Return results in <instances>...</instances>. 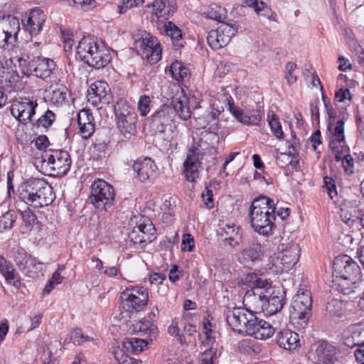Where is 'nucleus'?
<instances>
[{
	"label": "nucleus",
	"mask_w": 364,
	"mask_h": 364,
	"mask_svg": "<svg viewBox=\"0 0 364 364\" xmlns=\"http://www.w3.org/2000/svg\"><path fill=\"white\" fill-rule=\"evenodd\" d=\"M268 122L273 134L279 139H283L284 132L277 115L275 114H272V115L269 114Z\"/></svg>",
	"instance_id": "obj_45"
},
{
	"label": "nucleus",
	"mask_w": 364,
	"mask_h": 364,
	"mask_svg": "<svg viewBox=\"0 0 364 364\" xmlns=\"http://www.w3.org/2000/svg\"><path fill=\"white\" fill-rule=\"evenodd\" d=\"M80 133L83 139H89L95 132L94 122L79 125Z\"/></svg>",
	"instance_id": "obj_60"
},
{
	"label": "nucleus",
	"mask_w": 364,
	"mask_h": 364,
	"mask_svg": "<svg viewBox=\"0 0 364 364\" xmlns=\"http://www.w3.org/2000/svg\"><path fill=\"white\" fill-rule=\"evenodd\" d=\"M101 274H104L108 277H122L120 267L117 266L105 267L104 271L101 272Z\"/></svg>",
	"instance_id": "obj_62"
},
{
	"label": "nucleus",
	"mask_w": 364,
	"mask_h": 364,
	"mask_svg": "<svg viewBox=\"0 0 364 364\" xmlns=\"http://www.w3.org/2000/svg\"><path fill=\"white\" fill-rule=\"evenodd\" d=\"M88 341L90 337L84 335L81 329H75L70 332L68 342L72 341L75 345H81Z\"/></svg>",
	"instance_id": "obj_55"
},
{
	"label": "nucleus",
	"mask_w": 364,
	"mask_h": 364,
	"mask_svg": "<svg viewBox=\"0 0 364 364\" xmlns=\"http://www.w3.org/2000/svg\"><path fill=\"white\" fill-rule=\"evenodd\" d=\"M16 43L15 41H10V37L8 36L7 33L2 31L0 27V48L3 49H9L13 47Z\"/></svg>",
	"instance_id": "obj_58"
},
{
	"label": "nucleus",
	"mask_w": 364,
	"mask_h": 364,
	"mask_svg": "<svg viewBox=\"0 0 364 364\" xmlns=\"http://www.w3.org/2000/svg\"><path fill=\"white\" fill-rule=\"evenodd\" d=\"M221 11L222 8L216 4H212L209 6L207 11L204 12L205 16L212 20L221 21Z\"/></svg>",
	"instance_id": "obj_52"
},
{
	"label": "nucleus",
	"mask_w": 364,
	"mask_h": 364,
	"mask_svg": "<svg viewBox=\"0 0 364 364\" xmlns=\"http://www.w3.org/2000/svg\"><path fill=\"white\" fill-rule=\"evenodd\" d=\"M116 119L127 116L136 115L134 108L127 102V100L121 98L117 100L114 107Z\"/></svg>",
	"instance_id": "obj_37"
},
{
	"label": "nucleus",
	"mask_w": 364,
	"mask_h": 364,
	"mask_svg": "<svg viewBox=\"0 0 364 364\" xmlns=\"http://www.w3.org/2000/svg\"><path fill=\"white\" fill-rule=\"evenodd\" d=\"M299 247L298 245H292L282 252L281 262L284 269H289L294 267L299 259Z\"/></svg>",
	"instance_id": "obj_34"
},
{
	"label": "nucleus",
	"mask_w": 364,
	"mask_h": 364,
	"mask_svg": "<svg viewBox=\"0 0 364 364\" xmlns=\"http://www.w3.org/2000/svg\"><path fill=\"white\" fill-rule=\"evenodd\" d=\"M216 150L214 146L210 145L205 141L200 139L195 143L188 150L186 159L183 162L184 174L187 181L194 182L198 178V168L200 167L201 161L206 156H210L213 159Z\"/></svg>",
	"instance_id": "obj_4"
},
{
	"label": "nucleus",
	"mask_w": 364,
	"mask_h": 364,
	"mask_svg": "<svg viewBox=\"0 0 364 364\" xmlns=\"http://www.w3.org/2000/svg\"><path fill=\"white\" fill-rule=\"evenodd\" d=\"M137 115L116 119V124L120 133L125 139H130L136 132Z\"/></svg>",
	"instance_id": "obj_30"
},
{
	"label": "nucleus",
	"mask_w": 364,
	"mask_h": 364,
	"mask_svg": "<svg viewBox=\"0 0 364 364\" xmlns=\"http://www.w3.org/2000/svg\"><path fill=\"white\" fill-rule=\"evenodd\" d=\"M151 7L153 14L158 18H168L176 11V1L154 0Z\"/></svg>",
	"instance_id": "obj_28"
},
{
	"label": "nucleus",
	"mask_w": 364,
	"mask_h": 364,
	"mask_svg": "<svg viewBox=\"0 0 364 364\" xmlns=\"http://www.w3.org/2000/svg\"><path fill=\"white\" fill-rule=\"evenodd\" d=\"M132 223H136L139 229H141L142 235L146 242H151L155 238L156 228L153 225L152 221L145 215H135L134 219H132Z\"/></svg>",
	"instance_id": "obj_29"
},
{
	"label": "nucleus",
	"mask_w": 364,
	"mask_h": 364,
	"mask_svg": "<svg viewBox=\"0 0 364 364\" xmlns=\"http://www.w3.org/2000/svg\"><path fill=\"white\" fill-rule=\"evenodd\" d=\"M38 103L30 98H22L16 101L11 106V114L21 124H27L32 122V117L36 113Z\"/></svg>",
	"instance_id": "obj_14"
},
{
	"label": "nucleus",
	"mask_w": 364,
	"mask_h": 364,
	"mask_svg": "<svg viewBox=\"0 0 364 364\" xmlns=\"http://www.w3.org/2000/svg\"><path fill=\"white\" fill-rule=\"evenodd\" d=\"M1 274L9 284L12 285L16 289H19L21 287L22 282L21 276L11 263L7 266L6 270L1 272Z\"/></svg>",
	"instance_id": "obj_38"
},
{
	"label": "nucleus",
	"mask_w": 364,
	"mask_h": 364,
	"mask_svg": "<svg viewBox=\"0 0 364 364\" xmlns=\"http://www.w3.org/2000/svg\"><path fill=\"white\" fill-rule=\"evenodd\" d=\"M76 49L81 60L97 70L106 67L112 60L110 51L94 36L83 37Z\"/></svg>",
	"instance_id": "obj_3"
},
{
	"label": "nucleus",
	"mask_w": 364,
	"mask_h": 364,
	"mask_svg": "<svg viewBox=\"0 0 364 364\" xmlns=\"http://www.w3.org/2000/svg\"><path fill=\"white\" fill-rule=\"evenodd\" d=\"M175 117V111L171 105L163 104L151 116V124L159 133H164L171 126Z\"/></svg>",
	"instance_id": "obj_15"
},
{
	"label": "nucleus",
	"mask_w": 364,
	"mask_h": 364,
	"mask_svg": "<svg viewBox=\"0 0 364 364\" xmlns=\"http://www.w3.org/2000/svg\"><path fill=\"white\" fill-rule=\"evenodd\" d=\"M261 289L251 288L243 296V304L245 309L252 314L264 311L265 300L267 294L263 293Z\"/></svg>",
	"instance_id": "obj_19"
},
{
	"label": "nucleus",
	"mask_w": 364,
	"mask_h": 364,
	"mask_svg": "<svg viewBox=\"0 0 364 364\" xmlns=\"http://www.w3.org/2000/svg\"><path fill=\"white\" fill-rule=\"evenodd\" d=\"M238 27L236 24L223 22L216 30H211L207 42L214 50L226 46L231 38L237 33Z\"/></svg>",
	"instance_id": "obj_10"
},
{
	"label": "nucleus",
	"mask_w": 364,
	"mask_h": 364,
	"mask_svg": "<svg viewBox=\"0 0 364 364\" xmlns=\"http://www.w3.org/2000/svg\"><path fill=\"white\" fill-rule=\"evenodd\" d=\"M253 314L245 308L226 307L224 315L228 324L235 332L245 334Z\"/></svg>",
	"instance_id": "obj_9"
},
{
	"label": "nucleus",
	"mask_w": 364,
	"mask_h": 364,
	"mask_svg": "<svg viewBox=\"0 0 364 364\" xmlns=\"http://www.w3.org/2000/svg\"><path fill=\"white\" fill-rule=\"evenodd\" d=\"M94 117L87 109H82L77 114V124L79 125L92 123Z\"/></svg>",
	"instance_id": "obj_56"
},
{
	"label": "nucleus",
	"mask_w": 364,
	"mask_h": 364,
	"mask_svg": "<svg viewBox=\"0 0 364 364\" xmlns=\"http://www.w3.org/2000/svg\"><path fill=\"white\" fill-rule=\"evenodd\" d=\"M151 99L146 95H141L138 102V110L142 117H145L150 112Z\"/></svg>",
	"instance_id": "obj_54"
},
{
	"label": "nucleus",
	"mask_w": 364,
	"mask_h": 364,
	"mask_svg": "<svg viewBox=\"0 0 364 364\" xmlns=\"http://www.w3.org/2000/svg\"><path fill=\"white\" fill-rule=\"evenodd\" d=\"M55 114L51 110L48 109L36 121V124L38 127H43L48 129L55 120Z\"/></svg>",
	"instance_id": "obj_46"
},
{
	"label": "nucleus",
	"mask_w": 364,
	"mask_h": 364,
	"mask_svg": "<svg viewBox=\"0 0 364 364\" xmlns=\"http://www.w3.org/2000/svg\"><path fill=\"white\" fill-rule=\"evenodd\" d=\"M132 168L134 177L141 183L151 181L158 170L154 161L149 157L138 159L134 161Z\"/></svg>",
	"instance_id": "obj_17"
},
{
	"label": "nucleus",
	"mask_w": 364,
	"mask_h": 364,
	"mask_svg": "<svg viewBox=\"0 0 364 364\" xmlns=\"http://www.w3.org/2000/svg\"><path fill=\"white\" fill-rule=\"evenodd\" d=\"M276 342L280 348L293 350L300 346L299 334L289 329L279 331L276 336Z\"/></svg>",
	"instance_id": "obj_27"
},
{
	"label": "nucleus",
	"mask_w": 364,
	"mask_h": 364,
	"mask_svg": "<svg viewBox=\"0 0 364 364\" xmlns=\"http://www.w3.org/2000/svg\"><path fill=\"white\" fill-rule=\"evenodd\" d=\"M334 277L335 279L333 280L334 285L337 287L339 291L346 295L350 294L355 291L354 289L358 287V282L360 280V279H348V277L346 278V277Z\"/></svg>",
	"instance_id": "obj_35"
},
{
	"label": "nucleus",
	"mask_w": 364,
	"mask_h": 364,
	"mask_svg": "<svg viewBox=\"0 0 364 364\" xmlns=\"http://www.w3.org/2000/svg\"><path fill=\"white\" fill-rule=\"evenodd\" d=\"M128 240L134 245H141L147 242L141 232V229H139L136 225L128 233Z\"/></svg>",
	"instance_id": "obj_53"
},
{
	"label": "nucleus",
	"mask_w": 364,
	"mask_h": 364,
	"mask_svg": "<svg viewBox=\"0 0 364 364\" xmlns=\"http://www.w3.org/2000/svg\"><path fill=\"white\" fill-rule=\"evenodd\" d=\"M89 200L96 209L109 210L115 202L114 187L102 179L95 181L90 186Z\"/></svg>",
	"instance_id": "obj_6"
},
{
	"label": "nucleus",
	"mask_w": 364,
	"mask_h": 364,
	"mask_svg": "<svg viewBox=\"0 0 364 364\" xmlns=\"http://www.w3.org/2000/svg\"><path fill=\"white\" fill-rule=\"evenodd\" d=\"M171 105L175 111V114H177L181 119L187 120L191 118V112L188 99L185 95L173 98Z\"/></svg>",
	"instance_id": "obj_33"
},
{
	"label": "nucleus",
	"mask_w": 364,
	"mask_h": 364,
	"mask_svg": "<svg viewBox=\"0 0 364 364\" xmlns=\"http://www.w3.org/2000/svg\"><path fill=\"white\" fill-rule=\"evenodd\" d=\"M171 76L176 80L181 82L185 80L190 75V70L183 63L175 60L170 67Z\"/></svg>",
	"instance_id": "obj_39"
},
{
	"label": "nucleus",
	"mask_w": 364,
	"mask_h": 364,
	"mask_svg": "<svg viewBox=\"0 0 364 364\" xmlns=\"http://www.w3.org/2000/svg\"><path fill=\"white\" fill-rule=\"evenodd\" d=\"M120 299L124 311L130 314L139 312L148 304V290L142 286H130L121 293Z\"/></svg>",
	"instance_id": "obj_7"
},
{
	"label": "nucleus",
	"mask_w": 364,
	"mask_h": 364,
	"mask_svg": "<svg viewBox=\"0 0 364 364\" xmlns=\"http://www.w3.org/2000/svg\"><path fill=\"white\" fill-rule=\"evenodd\" d=\"M68 88L64 85H59L53 89L50 93V101L52 104L61 106L67 100Z\"/></svg>",
	"instance_id": "obj_43"
},
{
	"label": "nucleus",
	"mask_w": 364,
	"mask_h": 364,
	"mask_svg": "<svg viewBox=\"0 0 364 364\" xmlns=\"http://www.w3.org/2000/svg\"><path fill=\"white\" fill-rule=\"evenodd\" d=\"M276 206L273 200L261 196L252 201L250 208L252 228L259 235L269 236L276 228Z\"/></svg>",
	"instance_id": "obj_1"
},
{
	"label": "nucleus",
	"mask_w": 364,
	"mask_h": 364,
	"mask_svg": "<svg viewBox=\"0 0 364 364\" xmlns=\"http://www.w3.org/2000/svg\"><path fill=\"white\" fill-rule=\"evenodd\" d=\"M216 355V350L210 348L206 350L202 355V364H214L213 359Z\"/></svg>",
	"instance_id": "obj_63"
},
{
	"label": "nucleus",
	"mask_w": 364,
	"mask_h": 364,
	"mask_svg": "<svg viewBox=\"0 0 364 364\" xmlns=\"http://www.w3.org/2000/svg\"><path fill=\"white\" fill-rule=\"evenodd\" d=\"M248 326L245 334L251 336L256 339L266 340L270 338L274 332V328L269 323L259 318L255 314L252 318L250 319Z\"/></svg>",
	"instance_id": "obj_21"
},
{
	"label": "nucleus",
	"mask_w": 364,
	"mask_h": 364,
	"mask_svg": "<svg viewBox=\"0 0 364 364\" xmlns=\"http://www.w3.org/2000/svg\"><path fill=\"white\" fill-rule=\"evenodd\" d=\"M263 256L264 250L262 245L257 242H255L249 244L241 251L238 259L240 263L246 266H250L261 262Z\"/></svg>",
	"instance_id": "obj_25"
},
{
	"label": "nucleus",
	"mask_w": 364,
	"mask_h": 364,
	"mask_svg": "<svg viewBox=\"0 0 364 364\" xmlns=\"http://www.w3.org/2000/svg\"><path fill=\"white\" fill-rule=\"evenodd\" d=\"M41 157L43 166L49 171V176H63L70 169L71 157L65 150L51 149L45 150Z\"/></svg>",
	"instance_id": "obj_5"
},
{
	"label": "nucleus",
	"mask_w": 364,
	"mask_h": 364,
	"mask_svg": "<svg viewBox=\"0 0 364 364\" xmlns=\"http://www.w3.org/2000/svg\"><path fill=\"white\" fill-rule=\"evenodd\" d=\"M28 67L33 75L45 80L52 75L55 63L52 59L38 55L29 60Z\"/></svg>",
	"instance_id": "obj_18"
},
{
	"label": "nucleus",
	"mask_w": 364,
	"mask_h": 364,
	"mask_svg": "<svg viewBox=\"0 0 364 364\" xmlns=\"http://www.w3.org/2000/svg\"><path fill=\"white\" fill-rule=\"evenodd\" d=\"M245 281L252 284L251 288L261 289L264 290L263 293L264 294H268L273 289L266 279L259 277L255 273L248 274L246 276Z\"/></svg>",
	"instance_id": "obj_42"
},
{
	"label": "nucleus",
	"mask_w": 364,
	"mask_h": 364,
	"mask_svg": "<svg viewBox=\"0 0 364 364\" xmlns=\"http://www.w3.org/2000/svg\"><path fill=\"white\" fill-rule=\"evenodd\" d=\"M20 213L26 226L33 228L38 223L37 216L28 207Z\"/></svg>",
	"instance_id": "obj_51"
},
{
	"label": "nucleus",
	"mask_w": 364,
	"mask_h": 364,
	"mask_svg": "<svg viewBox=\"0 0 364 364\" xmlns=\"http://www.w3.org/2000/svg\"><path fill=\"white\" fill-rule=\"evenodd\" d=\"M333 275L348 278L360 279V267L353 259L347 255H341L335 257L333 262Z\"/></svg>",
	"instance_id": "obj_11"
},
{
	"label": "nucleus",
	"mask_w": 364,
	"mask_h": 364,
	"mask_svg": "<svg viewBox=\"0 0 364 364\" xmlns=\"http://www.w3.org/2000/svg\"><path fill=\"white\" fill-rule=\"evenodd\" d=\"M17 219L14 210L9 209L5 204H0V235L11 230Z\"/></svg>",
	"instance_id": "obj_31"
},
{
	"label": "nucleus",
	"mask_w": 364,
	"mask_h": 364,
	"mask_svg": "<svg viewBox=\"0 0 364 364\" xmlns=\"http://www.w3.org/2000/svg\"><path fill=\"white\" fill-rule=\"evenodd\" d=\"M156 330V326L151 321L146 318H143L133 324L134 331L148 335L149 336H154Z\"/></svg>",
	"instance_id": "obj_41"
},
{
	"label": "nucleus",
	"mask_w": 364,
	"mask_h": 364,
	"mask_svg": "<svg viewBox=\"0 0 364 364\" xmlns=\"http://www.w3.org/2000/svg\"><path fill=\"white\" fill-rule=\"evenodd\" d=\"M240 231V227L235 226V225L226 224L225 226L219 228V229L218 230V234L221 237H224V238L233 237L242 235Z\"/></svg>",
	"instance_id": "obj_48"
},
{
	"label": "nucleus",
	"mask_w": 364,
	"mask_h": 364,
	"mask_svg": "<svg viewBox=\"0 0 364 364\" xmlns=\"http://www.w3.org/2000/svg\"><path fill=\"white\" fill-rule=\"evenodd\" d=\"M87 97L88 102L97 109H102L108 105L112 99L109 85L102 80L96 81L91 85L87 90Z\"/></svg>",
	"instance_id": "obj_12"
},
{
	"label": "nucleus",
	"mask_w": 364,
	"mask_h": 364,
	"mask_svg": "<svg viewBox=\"0 0 364 364\" xmlns=\"http://www.w3.org/2000/svg\"><path fill=\"white\" fill-rule=\"evenodd\" d=\"M19 191V198L28 205L41 208L50 205L55 198L53 187L40 178L26 181Z\"/></svg>",
	"instance_id": "obj_2"
},
{
	"label": "nucleus",
	"mask_w": 364,
	"mask_h": 364,
	"mask_svg": "<svg viewBox=\"0 0 364 364\" xmlns=\"http://www.w3.org/2000/svg\"><path fill=\"white\" fill-rule=\"evenodd\" d=\"M228 109L237 121L246 125H258L262 119L261 112L259 109L244 112L230 101L228 102Z\"/></svg>",
	"instance_id": "obj_23"
},
{
	"label": "nucleus",
	"mask_w": 364,
	"mask_h": 364,
	"mask_svg": "<svg viewBox=\"0 0 364 364\" xmlns=\"http://www.w3.org/2000/svg\"><path fill=\"white\" fill-rule=\"evenodd\" d=\"M137 51L142 58L146 59L150 64L156 63L161 58V44L157 38L151 34L141 41Z\"/></svg>",
	"instance_id": "obj_16"
},
{
	"label": "nucleus",
	"mask_w": 364,
	"mask_h": 364,
	"mask_svg": "<svg viewBox=\"0 0 364 364\" xmlns=\"http://www.w3.org/2000/svg\"><path fill=\"white\" fill-rule=\"evenodd\" d=\"M296 68V65L294 63L289 62L286 64L287 74L285 75V77L289 84H293L297 80L296 76L293 75V72L294 71Z\"/></svg>",
	"instance_id": "obj_61"
},
{
	"label": "nucleus",
	"mask_w": 364,
	"mask_h": 364,
	"mask_svg": "<svg viewBox=\"0 0 364 364\" xmlns=\"http://www.w3.org/2000/svg\"><path fill=\"white\" fill-rule=\"evenodd\" d=\"M322 188L328 193L331 199H333L337 196L336 182L331 177H323V185L322 186Z\"/></svg>",
	"instance_id": "obj_50"
},
{
	"label": "nucleus",
	"mask_w": 364,
	"mask_h": 364,
	"mask_svg": "<svg viewBox=\"0 0 364 364\" xmlns=\"http://www.w3.org/2000/svg\"><path fill=\"white\" fill-rule=\"evenodd\" d=\"M218 114V111L208 112L204 117L206 122L203 124V127L204 128L208 127L211 132H217L218 130V120L217 119Z\"/></svg>",
	"instance_id": "obj_49"
},
{
	"label": "nucleus",
	"mask_w": 364,
	"mask_h": 364,
	"mask_svg": "<svg viewBox=\"0 0 364 364\" xmlns=\"http://www.w3.org/2000/svg\"><path fill=\"white\" fill-rule=\"evenodd\" d=\"M312 299L311 292L306 289H299L294 296L291 304V315L299 320L301 324L306 325L311 316Z\"/></svg>",
	"instance_id": "obj_8"
},
{
	"label": "nucleus",
	"mask_w": 364,
	"mask_h": 364,
	"mask_svg": "<svg viewBox=\"0 0 364 364\" xmlns=\"http://www.w3.org/2000/svg\"><path fill=\"white\" fill-rule=\"evenodd\" d=\"M43 364H59V360L57 357L53 355L49 350H45L42 355Z\"/></svg>",
	"instance_id": "obj_64"
},
{
	"label": "nucleus",
	"mask_w": 364,
	"mask_h": 364,
	"mask_svg": "<svg viewBox=\"0 0 364 364\" xmlns=\"http://www.w3.org/2000/svg\"><path fill=\"white\" fill-rule=\"evenodd\" d=\"M265 314L273 315L280 311L285 304V291L280 288H273L266 296Z\"/></svg>",
	"instance_id": "obj_24"
},
{
	"label": "nucleus",
	"mask_w": 364,
	"mask_h": 364,
	"mask_svg": "<svg viewBox=\"0 0 364 364\" xmlns=\"http://www.w3.org/2000/svg\"><path fill=\"white\" fill-rule=\"evenodd\" d=\"M0 27L2 31L7 33L10 41H17L18 33L20 31L19 19L14 16L9 15L0 18Z\"/></svg>",
	"instance_id": "obj_32"
},
{
	"label": "nucleus",
	"mask_w": 364,
	"mask_h": 364,
	"mask_svg": "<svg viewBox=\"0 0 364 364\" xmlns=\"http://www.w3.org/2000/svg\"><path fill=\"white\" fill-rule=\"evenodd\" d=\"M14 259L18 270L28 277H37L42 270V263L38 262L23 249H18L15 252Z\"/></svg>",
	"instance_id": "obj_13"
},
{
	"label": "nucleus",
	"mask_w": 364,
	"mask_h": 364,
	"mask_svg": "<svg viewBox=\"0 0 364 364\" xmlns=\"http://www.w3.org/2000/svg\"><path fill=\"white\" fill-rule=\"evenodd\" d=\"M344 344L349 347L360 346L364 344V325L354 324L346 328L342 335Z\"/></svg>",
	"instance_id": "obj_26"
},
{
	"label": "nucleus",
	"mask_w": 364,
	"mask_h": 364,
	"mask_svg": "<svg viewBox=\"0 0 364 364\" xmlns=\"http://www.w3.org/2000/svg\"><path fill=\"white\" fill-rule=\"evenodd\" d=\"M46 19V15L41 9H33L22 18L23 28L31 36H36L42 30Z\"/></svg>",
	"instance_id": "obj_20"
},
{
	"label": "nucleus",
	"mask_w": 364,
	"mask_h": 364,
	"mask_svg": "<svg viewBox=\"0 0 364 364\" xmlns=\"http://www.w3.org/2000/svg\"><path fill=\"white\" fill-rule=\"evenodd\" d=\"M342 154L343 152L341 153ZM340 161H342L344 171L348 175L353 173V159L350 154H346L343 157L341 156Z\"/></svg>",
	"instance_id": "obj_57"
},
{
	"label": "nucleus",
	"mask_w": 364,
	"mask_h": 364,
	"mask_svg": "<svg viewBox=\"0 0 364 364\" xmlns=\"http://www.w3.org/2000/svg\"><path fill=\"white\" fill-rule=\"evenodd\" d=\"M318 360L323 364L333 363L336 353V348L328 343H322L316 350Z\"/></svg>",
	"instance_id": "obj_36"
},
{
	"label": "nucleus",
	"mask_w": 364,
	"mask_h": 364,
	"mask_svg": "<svg viewBox=\"0 0 364 364\" xmlns=\"http://www.w3.org/2000/svg\"><path fill=\"white\" fill-rule=\"evenodd\" d=\"M195 247L193 237L190 234H184L181 242L183 251L191 252Z\"/></svg>",
	"instance_id": "obj_59"
},
{
	"label": "nucleus",
	"mask_w": 364,
	"mask_h": 364,
	"mask_svg": "<svg viewBox=\"0 0 364 364\" xmlns=\"http://www.w3.org/2000/svg\"><path fill=\"white\" fill-rule=\"evenodd\" d=\"M148 345L145 339L138 338H131L124 341L122 346L129 352L139 353L141 352Z\"/></svg>",
	"instance_id": "obj_44"
},
{
	"label": "nucleus",
	"mask_w": 364,
	"mask_h": 364,
	"mask_svg": "<svg viewBox=\"0 0 364 364\" xmlns=\"http://www.w3.org/2000/svg\"><path fill=\"white\" fill-rule=\"evenodd\" d=\"M344 124V118L336 122L334 131L331 133V140L328 144L330 149L335 155L336 161H340L341 153L343 152V146L341 144H345Z\"/></svg>",
	"instance_id": "obj_22"
},
{
	"label": "nucleus",
	"mask_w": 364,
	"mask_h": 364,
	"mask_svg": "<svg viewBox=\"0 0 364 364\" xmlns=\"http://www.w3.org/2000/svg\"><path fill=\"white\" fill-rule=\"evenodd\" d=\"M343 302L339 299H331L326 305V311L331 316L341 317L343 314Z\"/></svg>",
	"instance_id": "obj_47"
},
{
	"label": "nucleus",
	"mask_w": 364,
	"mask_h": 364,
	"mask_svg": "<svg viewBox=\"0 0 364 364\" xmlns=\"http://www.w3.org/2000/svg\"><path fill=\"white\" fill-rule=\"evenodd\" d=\"M166 32L167 36L171 37L175 49H178L183 46L184 41L182 38V32L176 25L169 22L168 25L166 26Z\"/></svg>",
	"instance_id": "obj_40"
}]
</instances>
